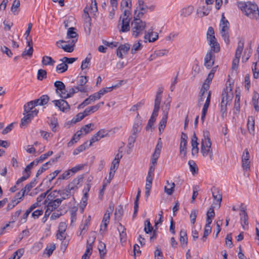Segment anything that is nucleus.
Segmentation results:
<instances>
[{
    "mask_svg": "<svg viewBox=\"0 0 259 259\" xmlns=\"http://www.w3.org/2000/svg\"><path fill=\"white\" fill-rule=\"evenodd\" d=\"M211 191L213 199L214 201H215V202H213V203L214 204H217V203H218V206L220 207L221 206V203L222 200V192L219 188L215 187H213L211 189Z\"/></svg>",
    "mask_w": 259,
    "mask_h": 259,
    "instance_id": "9d476101",
    "label": "nucleus"
},
{
    "mask_svg": "<svg viewBox=\"0 0 259 259\" xmlns=\"http://www.w3.org/2000/svg\"><path fill=\"white\" fill-rule=\"evenodd\" d=\"M143 46L140 42V41L135 43L132 48L131 53L133 54H135L137 51H140L142 49Z\"/></svg>",
    "mask_w": 259,
    "mask_h": 259,
    "instance_id": "603ef678",
    "label": "nucleus"
},
{
    "mask_svg": "<svg viewBox=\"0 0 259 259\" xmlns=\"http://www.w3.org/2000/svg\"><path fill=\"white\" fill-rule=\"evenodd\" d=\"M76 43V40H71L65 41L64 40H59L56 43V46L62 49L65 52L72 53L74 51V47Z\"/></svg>",
    "mask_w": 259,
    "mask_h": 259,
    "instance_id": "20e7f679",
    "label": "nucleus"
},
{
    "mask_svg": "<svg viewBox=\"0 0 259 259\" xmlns=\"http://www.w3.org/2000/svg\"><path fill=\"white\" fill-rule=\"evenodd\" d=\"M228 87L224 89L222 94V100L221 103V112L222 116L224 117L227 115V105L228 100L229 99V96L228 92Z\"/></svg>",
    "mask_w": 259,
    "mask_h": 259,
    "instance_id": "39448f33",
    "label": "nucleus"
},
{
    "mask_svg": "<svg viewBox=\"0 0 259 259\" xmlns=\"http://www.w3.org/2000/svg\"><path fill=\"white\" fill-rule=\"evenodd\" d=\"M130 49V45L128 44L120 45L116 50V55L117 57L122 59L123 58V55L126 54Z\"/></svg>",
    "mask_w": 259,
    "mask_h": 259,
    "instance_id": "4468645a",
    "label": "nucleus"
},
{
    "mask_svg": "<svg viewBox=\"0 0 259 259\" xmlns=\"http://www.w3.org/2000/svg\"><path fill=\"white\" fill-rule=\"evenodd\" d=\"M77 59V58H68L64 57L63 58L60 59V61L62 62L65 63L66 64H70L75 62Z\"/></svg>",
    "mask_w": 259,
    "mask_h": 259,
    "instance_id": "69168bd1",
    "label": "nucleus"
},
{
    "mask_svg": "<svg viewBox=\"0 0 259 259\" xmlns=\"http://www.w3.org/2000/svg\"><path fill=\"white\" fill-rule=\"evenodd\" d=\"M209 45L210 46V50L213 53H218L220 51L219 44L217 42V39L207 41Z\"/></svg>",
    "mask_w": 259,
    "mask_h": 259,
    "instance_id": "4be33fe9",
    "label": "nucleus"
},
{
    "mask_svg": "<svg viewBox=\"0 0 259 259\" xmlns=\"http://www.w3.org/2000/svg\"><path fill=\"white\" fill-rule=\"evenodd\" d=\"M33 47L29 48L27 50L26 49L22 52L21 54V56L24 58L26 56H28L29 57H31L32 56L33 54Z\"/></svg>",
    "mask_w": 259,
    "mask_h": 259,
    "instance_id": "774afa93",
    "label": "nucleus"
},
{
    "mask_svg": "<svg viewBox=\"0 0 259 259\" xmlns=\"http://www.w3.org/2000/svg\"><path fill=\"white\" fill-rule=\"evenodd\" d=\"M238 8L245 15L252 19H259V10L256 4L250 1L237 2Z\"/></svg>",
    "mask_w": 259,
    "mask_h": 259,
    "instance_id": "f257e3e1",
    "label": "nucleus"
},
{
    "mask_svg": "<svg viewBox=\"0 0 259 259\" xmlns=\"http://www.w3.org/2000/svg\"><path fill=\"white\" fill-rule=\"evenodd\" d=\"M206 35L207 41L216 39L213 28L211 26L208 27Z\"/></svg>",
    "mask_w": 259,
    "mask_h": 259,
    "instance_id": "8fccbe9b",
    "label": "nucleus"
},
{
    "mask_svg": "<svg viewBox=\"0 0 259 259\" xmlns=\"http://www.w3.org/2000/svg\"><path fill=\"white\" fill-rule=\"evenodd\" d=\"M240 216V221H241V226H242V228L244 230H246L245 226L248 225V217L247 213H245V214H242Z\"/></svg>",
    "mask_w": 259,
    "mask_h": 259,
    "instance_id": "79ce46f5",
    "label": "nucleus"
},
{
    "mask_svg": "<svg viewBox=\"0 0 259 259\" xmlns=\"http://www.w3.org/2000/svg\"><path fill=\"white\" fill-rule=\"evenodd\" d=\"M88 10L90 11V13L97 12L98 11L97 1H91L90 7H88Z\"/></svg>",
    "mask_w": 259,
    "mask_h": 259,
    "instance_id": "e2e57ef3",
    "label": "nucleus"
},
{
    "mask_svg": "<svg viewBox=\"0 0 259 259\" xmlns=\"http://www.w3.org/2000/svg\"><path fill=\"white\" fill-rule=\"evenodd\" d=\"M118 230L119 232L121 241L125 242L126 238V233L125 232V228L120 223L118 227Z\"/></svg>",
    "mask_w": 259,
    "mask_h": 259,
    "instance_id": "2f4dec72",
    "label": "nucleus"
},
{
    "mask_svg": "<svg viewBox=\"0 0 259 259\" xmlns=\"http://www.w3.org/2000/svg\"><path fill=\"white\" fill-rule=\"evenodd\" d=\"M244 42L243 40H240L238 42L237 48L235 52V56L238 57H241V55L242 53L244 48Z\"/></svg>",
    "mask_w": 259,
    "mask_h": 259,
    "instance_id": "c9c22d12",
    "label": "nucleus"
},
{
    "mask_svg": "<svg viewBox=\"0 0 259 259\" xmlns=\"http://www.w3.org/2000/svg\"><path fill=\"white\" fill-rule=\"evenodd\" d=\"M123 214V208L122 206L121 205L118 206L116 208L115 210L114 215L116 219L119 220H120Z\"/></svg>",
    "mask_w": 259,
    "mask_h": 259,
    "instance_id": "3c124183",
    "label": "nucleus"
},
{
    "mask_svg": "<svg viewBox=\"0 0 259 259\" xmlns=\"http://www.w3.org/2000/svg\"><path fill=\"white\" fill-rule=\"evenodd\" d=\"M82 176H78L75 179H74L72 182L69 183L65 188L70 192H72V194H74L75 191L78 189V185L82 182Z\"/></svg>",
    "mask_w": 259,
    "mask_h": 259,
    "instance_id": "6e6552de",
    "label": "nucleus"
},
{
    "mask_svg": "<svg viewBox=\"0 0 259 259\" xmlns=\"http://www.w3.org/2000/svg\"><path fill=\"white\" fill-rule=\"evenodd\" d=\"M49 124L50 126L52 131L53 132H56L57 131V129L59 127V124L58 122L57 118L56 117H52L50 120V122H49Z\"/></svg>",
    "mask_w": 259,
    "mask_h": 259,
    "instance_id": "7c9ffc66",
    "label": "nucleus"
},
{
    "mask_svg": "<svg viewBox=\"0 0 259 259\" xmlns=\"http://www.w3.org/2000/svg\"><path fill=\"white\" fill-rule=\"evenodd\" d=\"M198 211L197 209H193L191 211L190 215V221L192 224L194 225L196 221V218L197 216Z\"/></svg>",
    "mask_w": 259,
    "mask_h": 259,
    "instance_id": "680f3d73",
    "label": "nucleus"
},
{
    "mask_svg": "<svg viewBox=\"0 0 259 259\" xmlns=\"http://www.w3.org/2000/svg\"><path fill=\"white\" fill-rule=\"evenodd\" d=\"M209 89V88L207 87V85H202L201 89H200V92H199V97L198 99V103H200L202 101H203L204 99V95L206 92L207 91V90Z\"/></svg>",
    "mask_w": 259,
    "mask_h": 259,
    "instance_id": "4c0bfd02",
    "label": "nucleus"
},
{
    "mask_svg": "<svg viewBox=\"0 0 259 259\" xmlns=\"http://www.w3.org/2000/svg\"><path fill=\"white\" fill-rule=\"evenodd\" d=\"M58 191L54 190L49 194L44 201V204H46L47 202L55 200L58 196Z\"/></svg>",
    "mask_w": 259,
    "mask_h": 259,
    "instance_id": "473e14b6",
    "label": "nucleus"
},
{
    "mask_svg": "<svg viewBox=\"0 0 259 259\" xmlns=\"http://www.w3.org/2000/svg\"><path fill=\"white\" fill-rule=\"evenodd\" d=\"M118 85H116L115 86H112L111 87H106L105 88H103L101 89L99 92H98V94H99L100 96L101 97L102 96L105 95L106 93H107L109 92H111L113 89L118 87Z\"/></svg>",
    "mask_w": 259,
    "mask_h": 259,
    "instance_id": "09e8293b",
    "label": "nucleus"
},
{
    "mask_svg": "<svg viewBox=\"0 0 259 259\" xmlns=\"http://www.w3.org/2000/svg\"><path fill=\"white\" fill-rule=\"evenodd\" d=\"M138 3L139 6L138 8L139 9L140 11L137 15V17H142L146 12L147 10L149 9L150 10L152 11L154 9V6L148 7L144 3V1H138Z\"/></svg>",
    "mask_w": 259,
    "mask_h": 259,
    "instance_id": "f8f14e48",
    "label": "nucleus"
},
{
    "mask_svg": "<svg viewBox=\"0 0 259 259\" xmlns=\"http://www.w3.org/2000/svg\"><path fill=\"white\" fill-rule=\"evenodd\" d=\"M197 137L195 133H194L193 135L191 138V144L192 146L191 149V154L193 156L197 155L198 153L199 148H198V143L197 142Z\"/></svg>",
    "mask_w": 259,
    "mask_h": 259,
    "instance_id": "2eb2a0df",
    "label": "nucleus"
},
{
    "mask_svg": "<svg viewBox=\"0 0 259 259\" xmlns=\"http://www.w3.org/2000/svg\"><path fill=\"white\" fill-rule=\"evenodd\" d=\"M194 11V7L192 6H188L183 8L181 10V15L184 17L190 16Z\"/></svg>",
    "mask_w": 259,
    "mask_h": 259,
    "instance_id": "bb28decb",
    "label": "nucleus"
},
{
    "mask_svg": "<svg viewBox=\"0 0 259 259\" xmlns=\"http://www.w3.org/2000/svg\"><path fill=\"white\" fill-rule=\"evenodd\" d=\"M36 184L35 179L32 180L31 182L27 184L25 187L23 188V190H25V192L27 191V192H29L30 190L35 186Z\"/></svg>",
    "mask_w": 259,
    "mask_h": 259,
    "instance_id": "338daca9",
    "label": "nucleus"
},
{
    "mask_svg": "<svg viewBox=\"0 0 259 259\" xmlns=\"http://www.w3.org/2000/svg\"><path fill=\"white\" fill-rule=\"evenodd\" d=\"M98 249L101 259H103L106 253V245L104 243L100 242L98 246Z\"/></svg>",
    "mask_w": 259,
    "mask_h": 259,
    "instance_id": "e433bc0d",
    "label": "nucleus"
},
{
    "mask_svg": "<svg viewBox=\"0 0 259 259\" xmlns=\"http://www.w3.org/2000/svg\"><path fill=\"white\" fill-rule=\"evenodd\" d=\"M132 6V1H121V10L123 11V15H121L119 20V25L120 24L121 18H130L131 15L130 10Z\"/></svg>",
    "mask_w": 259,
    "mask_h": 259,
    "instance_id": "423d86ee",
    "label": "nucleus"
},
{
    "mask_svg": "<svg viewBox=\"0 0 259 259\" xmlns=\"http://www.w3.org/2000/svg\"><path fill=\"white\" fill-rule=\"evenodd\" d=\"M76 29L74 27H70L68 28L67 32V38H72V40H76L77 41L78 38V34L75 31Z\"/></svg>",
    "mask_w": 259,
    "mask_h": 259,
    "instance_id": "a878e982",
    "label": "nucleus"
},
{
    "mask_svg": "<svg viewBox=\"0 0 259 259\" xmlns=\"http://www.w3.org/2000/svg\"><path fill=\"white\" fill-rule=\"evenodd\" d=\"M153 29L151 28L148 32H146L144 36L145 39H147L149 42H154L158 38L157 32H153Z\"/></svg>",
    "mask_w": 259,
    "mask_h": 259,
    "instance_id": "a211bd4d",
    "label": "nucleus"
},
{
    "mask_svg": "<svg viewBox=\"0 0 259 259\" xmlns=\"http://www.w3.org/2000/svg\"><path fill=\"white\" fill-rule=\"evenodd\" d=\"M56 246L54 244H51L50 246L47 247L45 249V252L48 257H49L55 249Z\"/></svg>",
    "mask_w": 259,
    "mask_h": 259,
    "instance_id": "0e129e2a",
    "label": "nucleus"
},
{
    "mask_svg": "<svg viewBox=\"0 0 259 259\" xmlns=\"http://www.w3.org/2000/svg\"><path fill=\"white\" fill-rule=\"evenodd\" d=\"M75 93H77V91L74 89V88H72L69 90L68 93H66V92H65L63 95H61V97L63 99H67L71 97Z\"/></svg>",
    "mask_w": 259,
    "mask_h": 259,
    "instance_id": "864d4df0",
    "label": "nucleus"
},
{
    "mask_svg": "<svg viewBox=\"0 0 259 259\" xmlns=\"http://www.w3.org/2000/svg\"><path fill=\"white\" fill-rule=\"evenodd\" d=\"M20 5V1H13V3L11 7V10L12 12L14 14L16 15L20 11L19 7Z\"/></svg>",
    "mask_w": 259,
    "mask_h": 259,
    "instance_id": "ea45409f",
    "label": "nucleus"
},
{
    "mask_svg": "<svg viewBox=\"0 0 259 259\" xmlns=\"http://www.w3.org/2000/svg\"><path fill=\"white\" fill-rule=\"evenodd\" d=\"M229 30V25L226 27L222 26L221 28H220L221 36L227 45H229L230 44Z\"/></svg>",
    "mask_w": 259,
    "mask_h": 259,
    "instance_id": "dca6fc26",
    "label": "nucleus"
},
{
    "mask_svg": "<svg viewBox=\"0 0 259 259\" xmlns=\"http://www.w3.org/2000/svg\"><path fill=\"white\" fill-rule=\"evenodd\" d=\"M130 18H121L120 23L121 24L120 31L122 32H125L130 30Z\"/></svg>",
    "mask_w": 259,
    "mask_h": 259,
    "instance_id": "412c9836",
    "label": "nucleus"
},
{
    "mask_svg": "<svg viewBox=\"0 0 259 259\" xmlns=\"http://www.w3.org/2000/svg\"><path fill=\"white\" fill-rule=\"evenodd\" d=\"M240 95L236 94L235 96V100L234 103V106L233 108V113L234 114H238L240 110Z\"/></svg>",
    "mask_w": 259,
    "mask_h": 259,
    "instance_id": "393cba45",
    "label": "nucleus"
},
{
    "mask_svg": "<svg viewBox=\"0 0 259 259\" xmlns=\"http://www.w3.org/2000/svg\"><path fill=\"white\" fill-rule=\"evenodd\" d=\"M180 242L182 247L184 245L185 246L187 245L188 242V238L186 231L185 230H182L180 233Z\"/></svg>",
    "mask_w": 259,
    "mask_h": 259,
    "instance_id": "c85d7f7f",
    "label": "nucleus"
},
{
    "mask_svg": "<svg viewBox=\"0 0 259 259\" xmlns=\"http://www.w3.org/2000/svg\"><path fill=\"white\" fill-rule=\"evenodd\" d=\"M187 143H181L180 145V155H183L182 158L185 159L187 154Z\"/></svg>",
    "mask_w": 259,
    "mask_h": 259,
    "instance_id": "de8ad7c7",
    "label": "nucleus"
},
{
    "mask_svg": "<svg viewBox=\"0 0 259 259\" xmlns=\"http://www.w3.org/2000/svg\"><path fill=\"white\" fill-rule=\"evenodd\" d=\"M55 62V61L51 57L48 56H45L42 58L41 63L45 66H53Z\"/></svg>",
    "mask_w": 259,
    "mask_h": 259,
    "instance_id": "c756f323",
    "label": "nucleus"
},
{
    "mask_svg": "<svg viewBox=\"0 0 259 259\" xmlns=\"http://www.w3.org/2000/svg\"><path fill=\"white\" fill-rule=\"evenodd\" d=\"M47 78V71L45 70L40 69L38 70L37 78L39 80H42Z\"/></svg>",
    "mask_w": 259,
    "mask_h": 259,
    "instance_id": "13d9d810",
    "label": "nucleus"
},
{
    "mask_svg": "<svg viewBox=\"0 0 259 259\" xmlns=\"http://www.w3.org/2000/svg\"><path fill=\"white\" fill-rule=\"evenodd\" d=\"M153 227L151 225L149 220L147 219L145 222L144 231L146 233L149 234L153 231Z\"/></svg>",
    "mask_w": 259,
    "mask_h": 259,
    "instance_id": "6e6d98bb",
    "label": "nucleus"
},
{
    "mask_svg": "<svg viewBox=\"0 0 259 259\" xmlns=\"http://www.w3.org/2000/svg\"><path fill=\"white\" fill-rule=\"evenodd\" d=\"M171 102V99L169 97L166 99L163 104L162 105L161 109L162 110V115L168 116Z\"/></svg>",
    "mask_w": 259,
    "mask_h": 259,
    "instance_id": "5701e85b",
    "label": "nucleus"
},
{
    "mask_svg": "<svg viewBox=\"0 0 259 259\" xmlns=\"http://www.w3.org/2000/svg\"><path fill=\"white\" fill-rule=\"evenodd\" d=\"M35 107V106L33 105V103L31 101L28 102L26 104L24 105V106L23 115H25L28 112H30L31 111V110Z\"/></svg>",
    "mask_w": 259,
    "mask_h": 259,
    "instance_id": "49530a36",
    "label": "nucleus"
},
{
    "mask_svg": "<svg viewBox=\"0 0 259 259\" xmlns=\"http://www.w3.org/2000/svg\"><path fill=\"white\" fill-rule=\"evenodd\" d=\"M215 55L211 51L207 53L204 58V65L208 68H210L214 64Z\"/></svg>",
    "mask_w": 259,
    "mask_h": 259,
    "instance_id": "9b49d317",
    "label": "nucleus"
},
{
    "mask_svg": "<svg viewBox=\"0 0 259 259\" xmlns=\"http://www.w3.org/2000/svg\"><path fill=\"white\" fill-rule=\"evenodd\" d=\"M71 174H70L69 169L65 171L61 175H60L59 177L57 179V181H61L62 180H67L68 179Z\"/></svg>",
    "mask_w": 259,
    "mask_h": 259,
    "instance_id": "bf43d9fd",
    "label": "nucleus"
},
{
    "mask_svg": "<svg viewBox=\"0 0 259 259\" xmlns=\"http://www.w3.org/2000/svg\"><path fill=\"white\" fill-rule=\"evenodd\" d=\"M99 109V105H94L87 108L84 111V114L86 116L93 113Z\"/></svg>",
    "mask_w": 259,
    "mask_h": 259,
    "instance_id": "f704fd0d",
    "label": "nucleus"
},
{
    "mask_svg": "<svg viewBox=\"0 0 259 259\" xmlns=\"http://www.w3.org/2000/svg\"><path fill=\"white\" fill-rule=\"evenodd\" d=\"M88 147H89V146L88 145V141H86L83 144L75 149L73 152V154L74 155H77L85 150Z\"/></svg>",
    "mask_w": 259,
    "mask_h": 259,
    "instance_id": "72a5a7b5",
    "label": "nucleus"
},
{
    "mask_svg": "<svg viewBox=\"0 0 259 259\" xmlns=\"http://www.w3.org/2000/svg\"><path fill=\"white\" fill-rule=\"evenodd\" d=\"M24 115V117L21 119V123L20 124L21 127L27 125L31 122L32 119L33 118V115H32V113H27Z\"/></svg>",
    "mask_w": 259,
    "mask_h": 259,
    "instance_id": "b1692460",
    "label": "nucleus"
},
{
    "mask_svg": "<svg viewBox=\"0 0 259 259\" xmlns=\"http://www.w3.org/2000/svg\"><path fill=\"white\" fill-rule=\"evenodd\" d=\"M61 200L56 198L55 200L47 202L46 204L47 208L52 212L56 209L61 205Z\"/></svg>",
    "mask_w": 259,
    "mask_h": 259,
    "instance_id": "f3484780",
    "label": "nucleus"
},
{
    "mask_svg": "<svg viewBox=\"0 0 259 259\" xmlns=\"http://www.w3.org/2000/svg\"><path fill=\"white\" fill-rule=\"evenodd\" d=\"M68 68V65L62 62L56 66V71L60 73H62L67 71Z\"/></svg>",
    "mask_w": 259,
    "mask_h": 259,
    "instance_id": "a18cd8bd",
    "label": "nucleus"
},
{
    "mask_svg": "<svg viewBox=\"0 0 259 259\" xmlns=\"http://www.w3.org/2000/svg\"><path fill=\"white\" fill-rule=\"evenodd\" d=\"M54 86L56 88V93L59 94L60 97L61 95H63L65 92H67L66 90L65 85L61 81H56L54 82Z\"/></svg>",
    "mask_w": 259,
    "mask_h": 259,
    "instance_id": "aec40b11",
    "label": "nucleus"
},
{
    "mask_svg": "<svg viewBox=\"0 0 259 259\" xmlns=\"http://www.w3.org/2000/svg\"><path fill=\"white\" fill-rule=\"evenodd\" d=\"M214 1H205L206 6H203L199 7L197 10V15L200 18L203 17L205 16H207L211 8L208 5L213 4Z\"/></svg>",
    "mask_w": 259,
    "mask_h": 259,
    "instance_id": "0eeeda50",
    "label": "nucleus"
},
{
    "mask_svg": "<svg viewBox=\"0 0 259 259\" xmlns=\"http://www.w3.org/2000/svg\"><path fill=\"white\" fill-rule=\"evenodd\" d=\"M168 116L162 115V117L159 123V131L161 132V130L163 131L165 128L167 122Z\"/></svg>",
    "mask_w": 259,
    "mask_h": 259,
    "instance_id": "c03bdc74",
    "label": "nucleus"
},
{
    "mask_svg": "<svg viewBox=\"0 0 259 259\" xmlns=\"http://www.w3.org/2000/svg\"><path fill=\"white\" fill-rule=\"evenodd\" d=\"M210 99H211V92L209 91L207 97L206 98V99L205 100V102L203 105V108H202V111L206 112L207 111L208 107L209 106L210 103Z\"/></svg>",
    "mask_w": 259,
    "mask_h": 259,
    "instance_id": "5fc2aeb1",
    "label": "nucleus"
},
{
    "mask_svg": "<svg viewBox=\"0 0 259 259\" xmlns=\"http://www.w3.org/2000/svg\"><path fill=\"white\" fill-rule=\"evenodd\" d=\"M140 18L137 17V15L131 22L132 35L135 38L142 35L144 32H146L145 31L146 23L145 21H143Z\"/></svg>",
    "mask_w": 259,
    "mask_h": 259,
    "instance_id": "7ed1b4c3",
    "label": "nucleus"
},
{
    "mask_svg": "<svg viewBox=\"0 0 259 259\" xmlns=\"http://www.w3.org/2000/svg\"><path fill=\"white\" fill-rule=\"evenodd\" d=\"M141 124V121L139 120L137 121H135L134 123L131 133L133 135H137V133L140 132V128H139Z\"/></svg>",
    "mask_w": 259,
    "mask_h": 259,
    "instance_id": "a19ab883",
    "label": "nucleus"
},
{
    "mask_svg": "<svg viewBox=\"0 0 259 259\" xmlns=\"http://www.w3.org/2000/svg\"><path fill=\"white\" fill-rule=\"evenodd\" d=\"M91 59V55L90 54H89L88 56L85 58L84 60L82 61L81 63L80 68L82 70L86 69L89 67V66L90 65Z\"/></svg>",
    "mask_w": 259,
    "mask_h": 259,
    "instance_id": "37998d69",
    "label": "nucleus"
},
{
    "mask_svg": "<svg viewBox=\"0 0 259 259\" xmlns=\"http://www.w3.org/2000/svg\"><path fill=\"white\" fill-rule=\"evenodd\" d=\"M64 99L62 98V99L55 100H53L52 102L60 111L63 112H67L70 110V106Z\"/></svg>",
    "mask_w": 259,
    "mask_h": 259,
    "instance_id": "1a4fd4ad",
    "label": "nucleus"
},
{
    "mask_svg": "<svg viewBox=\"0 0 259 259\" xmlns=\"http://www.w3.org/2000/svg\"><path fill=\"white\" fill-rule=\"evenodd\" d=\"M86 116L84 114V112H80L78 113L75 117H74L71 121L72 122L75 123L77 122L81 121L83 118H84Z\"/></svg>",
    "mask_w": 259,
    "mask_h": 259,
    "instance_id": "052dcab7",
    "label": "nucleus"
},
{
    "mask_svg": "<svg viewBox=\"0 0 259 259\" xmlns=\"http://www.w3.org/2000/svg\"><path fill=\"white\" fill-rule=\"evenodd\" d=\"M190 170L192 174L194 175L198 172V168L194 160H190L188 161Z\"/></svg>",
    "mask_w": 259,
    "mask_h": 259,
    "instance_id": "58836bf2",
    "label": "nucleus"
},
{
    "mask_svg": "<svg viewBox=\"0 0 259 259\" xmlns=\"http://www.w3.org/2000/svg\"><path fill=\"white\" fill-rule=\"evenodd\" d=\"M58 193L59 194V195L60 196V198L58 199L61 200V202L63 200L68 199L71 196H73V194H72V192H70L66 188L63 190H58Z\"/></svg>",
    "mask_w": 259,
    "mask_h": 259,
    "instance_id": "6ab92c4d",
    "label": "nucleus"
},
{
    "mask_svg": "<svg viewBox=\"0 0 259 259\" xmlns=\"http://www.w3.org/2000/svg\"><path fill=\"white\" fill-rule=\"evenodd\" d=\"M49 97L47 95H43L38 98L39 105L43 106L46 105L49 101Z\"/></svg>",
    "mask_w": 259,
    "mask_h": 259,
    "instance_id": "4d7b16f0",
    "label": "nucleus"
},
{
    "mask_svg": "<svg viewBox=\"0 0 259 259\" xmlns=\"http://www.w3.org/2000/svg\"><path fill=\"white\" fill-rule=\"evenodd\" d=\"M203 136L204 138L202 139L201 143V152L203 157L209 156L210 159L212 160L213 152L209 132H204Z\"/></svg>",
    "mask_w": 259,
    "mask_h": 259,
    "instance_id": "f03ea898",
    "label": "nucleus"
},
{
    "mask_svg": "<svg viewBox=\"0 0 259 259\" xmlns=\"http://www.w3.org/2000/svg\"><path fill=\"white\" fill-rule=\"evenodd\" d=\"M101 98L98 93H95L93 95H90L88 98L84 100V101L78 106V108L84 107V106L91 104L97 100Z\"/></svg>",
    "mask_w": 259,
    "mask_h": 259,
    "instance_id": "ddd939ff",
    "label": "nucleus"
},
{
    "mask_svg": "<svg viewBox=\"0 0 259 259\" xmlns=\"http://www.w3.org/2000/svg\"><path fill=\"white\" fill-rule=\"evenodd\" d=\"M247 125L249 133L253 135L254 134V119L253 116L248 117Z\"/></svg>",
    "mask_w": 259,
    "mask_h": 259,
    "instance_id": "cd10ccee",
    "label": "nucleus"
}]
</instances>
